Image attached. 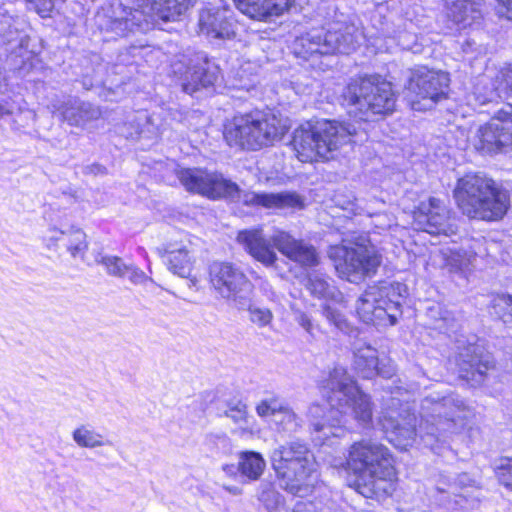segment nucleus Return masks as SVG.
Returning a JSON list of instances; mask_svg holds the SVG:
<instances>
[{
	"label": "nucleus",
	"instance_id": "obj_42",
	"mask_svg": "<svg viewBox=\"0 0 512 512\" xmlns=\"http://www.w3.org/2000/svg\"><path fill=\"white\" fill-rule=\"evenodd\" d=\"M224 415L240 426H244L248 423L249 415L247 405L240 400L228 402Z\"/></svg>",
	"mask_w": 512,
	"mask_h": 512
},
{
	"label": "nucleus",
	"instance_id": "obj_36",
	"mask_svg": "<svg viewBox=\"0 0 512 512\" xmlns=\"http://www.w3.org/2000/svg\"><path fill=\"white\" fill-rule=\"evenodd\" d=\"M72 439L80 448L94 449L110 444L104 436L89 425H80L72 432Z\"/></svg>",
	"mask_w": 512,
	"mask_h": 512
},
{
	"label": "nucleus",
	"instance_id": "obj_7",
	"mask_svg": "<svg viewBox=\"0 0 512 512\" xmlns=\"http://www.w3.org/2000/svg\"><path fill=\"white\" fill-rule=\"evenodd\" d=\"M349 114L365 122H375L391 115L397 96L391 82L379 76L351 79L342 92Z\"/></svg>",
	"mask_w": 512,
	"mask_h": 512
},
{
	"label": "nucleus",
	"instance_id": "obj_38",
	"mask_svg": "<svg viewBox=\"0 0 512 512\" xmlns=\"http://www.w3.org/2000/svg\"><path fill=\"white\" fill-rule=\"evenodd\" d=\"M307 289L317 298L336 299L340 293L332 285L330 279L322 274L314 273L309 275Z\"/></svg>",
	"mask_w": 512,
	"mask_h": 512
},
{
	"label": "nucleus",
	"instance_id": "obj_26",
	"mask_svg": "<svg viewBox=\"0 0 512 512\" xmlns=\"http://www.w3.org/2000/svg\"><path fill=\"white\" fill-rule=\"evenodd\" d=\"M198 26L200 33L214 39H231L235 35L232 19L226 10L204 8L199 13Z\"/></svg>",
	"mask_w": 512,
	"mask_h": 512
},
{
	"label": "nucleus",
	"instance_id": "obj_46",
	"mask_svg": "<svg viewBox=\"0 0 512 512\" xmlns=\"http://www.w3.org/2000/svg\"><path fill=\"white\" fill-rule=\"evenodd\" d=\"M503 98L512 92V66L501 69L493 79Z\"/></svg>",
	"mask_w": 512,
	"mask_h": 512
},
{
	"label": "nucleus",
	"instance_id": "obj_43",
	"mask_svg": "<svg viewBox=\"0 0 512 512\" xmlns=\"http://www.w3.org/2000/svg\"><path fill=\"white\" fill-rule=\"evenodd\" d=\"M258 499L263 503L268 512H275L283 502L280 493L268 484L262 486Z\"/></svg>",
	"mask_w": 512,
	"mask_h": 512
},
{
	"label": "nucleus",
	"instance_id": "obj_51",
	"mask_svg": "<svg viewBox=\"0 0 512 512\" xmlns=\"http://www.w3.org/2000/svg\"><path fill=\"white\" fill-rule=\"evenodd\" d=\"M296 321L308 333H310V334L312 333L313 324H312L310 317L307 314H305L304 312L298 311L296 313Z\"/></svg>",
	"mask_w": 512,
	"mask_h": 512
},
{
	"label": "nucleus",
	"instance_id": "obj_22",
	"mask_svg": "<svg viewBox=\"0 0 512 512\" xmlns=\"http://www.w3.org/2000/svg\"><path fill=\"white\" fill-rule=\"evenodd\" d=\"M237 241L255 260L266 267L274 265L278 259L271 245V235L267 237L261 228L239 231Z\"/></svg>",
	"mask_w": 512,
	"mask_h": 512
},
{
	"label": "nucleus",
	"instance_id": "obj_13",
	"mask_svg": "<svg viewBox=\"0 0 512 512\" xmlns=\"http://www.w3.org/2000/svg\"><path fill=\"white\" fill-rule=\"evenodd\" d=\"M209 282L220 298L232 306L244 305V296L253 292V284L245 273L230 262H212L209 265Z\"/></svg>",
	"mask_w": 512,
	"mask_h": 512
},
{
	"label": "nucleus",
	"instance_id": "obj_28",
	"mask_svg": "<svg viewBox=\"0 0 512 512\" xmlns=\"http://www.w3.org/2000/svg\"><path fill=\"white\" fill-rule=\"evenodd\" d=\"M96 262L101 264L108 275L128 279L133 284H144L150 278L138 267L133 264H127L124 260L117 256L102 255L96 258Z\"/></svg>",
	"mask_w": 512,
	"mask_h": 512
},
{
	"label": "nucleus",
	"instance_id": "obj_56",
	"mask_svg": "<svg viewBox=\"0 0 512 512\" xmlns=\"http://www.w3.org/2000/svg\"><path fill=\"white\" fill-rule=\"evenodd\" d=\"M223 471L228 475H232L234 474L235 468L233 465H225L223 466Z\"/></svg>",
	"mask_w": 512,
	"mask_h": 512
},
{
	"label": "nucleus",
	"instance_id": "obj_37",
	"mask_svg": "<svg viewBox=\"0 0 512 512\" xmlns=\"http://www.w3.org/2000/svg\"><path fill=\"white\" fill-rule=\"evenodd\" d=\"M471 251L463 250V254L461 251L452 252L448 255L444 251H440L443 258L446 260V265L451 269H458L468 265L471 262L472 257L475 256H484L485 249L483 248V243L481 240H477L474 242L473 246H471Z\"/></svg>",
	"mask_w": 512,
	"mask_h": 512
},
{
	"label": "nucleus",
	"instance_id": "obj_11",
	"mask_svg": "<svg viewBox=\"0 0 512 512\" xmlns=\"http://www.w3.org/2000/svg\"><path fill=\"white\" fill-rule=\"evenodd\" d=\"M405 285L390 283L369 286L356 303V312L366 324L391 326L402 314Z\"/></svg>",
	"mask_w": 512,
	"mask_h": 512
},
{
	"label": "nucleus",
	"instance_id": "obj_49",
	"mask_svg": "<svg viewBox=\"0 0 512 512\" xmlns=\"http://www.w3.org/2000/svg\"><path fill=\"white\" fill-rule=\"evenodd\" d=\"M393 223H394V219L386 213L378 214L375 216V219H374L375 227L380 230L389 229L393 225Z\"/></svg>",
	"mask_w": 512,
	"mask_h": 512
},
{
	"label": "nucleus",
	"instance_id": "obj_24",
	"mask_svg": "<svg viewBox=\"0 0 512 512\" xmlns=\"http://www.w3.org/2000/svg\"><path fill=\"white\" fill-rule=\"evenodd\" d=\"M352 351L354 368L363 378L370 379L375 375L390 378L393 375V368H379L378 351L366 341L357 339L353 343Z\"/></svg>",
	"mask_w": 512,
	"mask_h": 512
},
{
	"label": "nucleus",
	"instance_id": "obj_15",
	"mask_svg": "<svg viewBox=\"0 0 512 512\" xmlns=\"http://www.w3.org/2000/svg\"><path fill=\"white\" fill-rule=\"evenodd\" d=\"M449 86L448 74L427 68L416 70L408 83V91L425 103L414 101V110L431 109L439 100L446 98Z\"/></svg>",
	"mask_w": 512,
	"mask_h": 512
},
{
	"label": "nucleus",
	"instance_id": "obj_1",
	"mask_svg": "<svg viewBox=\"0 0 512 512\" xmlns=\"http://www.w3.org/2000/svg\"><path fill=\"white\" fill-rule=\"evenodd\" d=\"M323 395L330 405L326 407L314 403L307 412V417L316 432H323L325 437L336 436L333 428L340 425L336 413L351 416L358 424L367 426L372 421L373 404L368 394L364 393L342 366H335L323 381Z\"/></svg>",
	"mask_w": 512,
	"mask_h": 512
},
{
	"label": "nucleus",
	"instance_id": "obj_30",
	"mask_svg": "<svg viewBox=\"0 0 512 512\" xmlns=\"http://www.w3.org/2000/svg\"><path fill=\"white\" fill-rule=\"evenodd\" d=\"M143 125V130L129 131L126 133L128 137H143L147 139L158 138L165 130L166 123L163 121V113L153 112L148 114L146 111H139L133 115L131 125Z\"/></svg>",
	"mask_w": 512,
	"mask_h": 512
},
{
	"label": "nucleus",
	"instance_id": "obj_57",
	"mask_svg": "<svg viewBox=\"0 0 512 512\" xmlns=\"http://www.w3.org/2000/svg\"><path fill=\"white\" fill-rule=\"evenodd\" d=\"M188 279H189V282H190V284H189L190 287H196L197 286L198 279L195 276L192 275V272H190V278H188Z\"/></svg>",
	"mask_w": 512,
	"mask_h": 512
},
{
	"label": "nucleus",
	"instance_id": "obj_45",
	"mask_svg": "<svg viewBox=\"0 0 512 512\" xmlns=\"http://www.w3.org/2000/svg\"><path fill=\"white\" fill-rule=\"evenodd\" d=\"M495 474L498 481L512 491V458L501 459L495 468Z\"/></svg>",
	"mask_w": 512,
	"mask_h": 512
},
{
	"label": "nucleus",
	"instance_id": "obj_50",
	"mask_svg": "<svg viewBox=\"0 0 512 512\" xmlns=\"http://www.w3.org/2000/svg\"><path fill=\"white\" fill-rule=\"evenodd\" d=\"M133 121V116L131 118H129L121 127H120V134L125 137L126 139H131V140H136V139H139L140 137H128L126 135V133H128L129 131H135V130H143V125H137V124H134V125H129L131 124V122Z\"/></svg>",
	"mask_w": 512,
	"mask_h": 512
},
{
	"label": "nucleus",
	"instance_id": "obj_3",
	"mask_svg": "<svg viewBox=\"0 0 512 512\" xmlns=\"http://www.w3.org/2000/svg\"><path fill=\"white\" fill-rule=\"evenodd\" d=\"M347 468L359 474L356 491L365 498L382 499L394 491L395 469L388 449L372 440L355 442L349 449Z\"/></svg>",
	"mask_w": 512,
	"mask_h": 512
},
{
	"label": "nucleus",
	"instance_id": "obj_52",
	"mask_svg": "<svg viewBox=\"0 0 512 512\" xmlns=\"http://www.w3.org/2000/svg\"><path fill=\"white\" fill-rule=\"evenodd\" d=\"M83 173L86 175L106 174V168L100 164H90L84 167Z\"/></svg>",
	"mask_w": 512,
	"mask_h": 512
},
{
	"label": "nucleus",
	"instance_id": "obj_29",
	"mask_svg": "<svg viewBox=\"0 0 512 512\" xmlns=\"http://www.w3.org/2000/svg\"><path fill=\"white\" fill-rule=\"evenodd\" d=\"M52 235L48 239V247L60 242L73 258L83 257L88 248L86 234L79 228L57 230L51 228Z\"/></svg>",
	"mask_w": 512,
	"mask_h": 512
},
{
	"label": "nucleus",
	"instance_id": "obj_35",
	"mask_svg": "<svg viewBox=\"0 0 512 512\" xmlns=\"http://www.w3.org/2000/svg\"><path fill=\"white\" fill-rule=\"evenodd\" d=\"M251 296L252 294H246L244 296L246 303L244 305L235 304L233 307L239 311H247L250 322L258 328L269 326L274 318L272 311L267 307L257 305L252 301Z\"/></svg>",
	"mask_w": 512,
	"mask_h": 512
},
{
	"label": "nucleus",
	"instance_id": "obj_8",
	"mask_svg": "<svg viewBox=\"0 0 512 512\" xmlns=\"http://www.w3.org/2000/svg\"><path fill=\"white\" fill-rule=\"evenodd\" d=\"M289 129L288 120L272 111L236 115L224 125L230 147L259 150L279 141Z\"/></svg>",
	"mask_w": 512,
	"mask_h": 512
},
{
	"label": "nucleus",
	"instance_id": "obj_23",
	"mask_svg": "<svg viewBox=\"0 0 512 512\" xmlns=\"http://www.w3.org/2000/svg\"><path fill=\"white\" fill-rule=\"evenodd\" d=\"M291 470L295 475H292L289 478L286 476V473L277 474L283 489L299 497L308 495L312 491L315 484L318 482L319 478L317 462L315 458L312 459L311 464L308 462H303L293 466Z\"/></svg>",
	"mask_w": 512,
	"mask_h": 512
},
{
	"label": "nucleus",
	"instance_id": "obj_40",
	"mask_svg": "<svg viewBox=\"0 0 512 512\" xmlns=\"http://www.w3.org/2000/svg\"><path fill=\"white\" fill-rule=\"evenodd\" d=\"M273 421L279 430L288 433L296 432L301 426V419L288 404Z\"/></svg>",
	"mask_w": 512,
	"mask_h": 512
},
{
	"label": "nucleus",
	"instance_id": "obj_31",
	"mask_svg": "<svg viewBox=\"0 0 512 512\" xmlns=\"http://www.w3.org/2000/svg\"><path fill=\"white\" fill-rule=\"evenodd\" d=\"M62 117L70 125L85 126L100 117L101 112L90 103L69 101L61 111Z\"/></svg>",
	"mask_w": 512,
	"mask_h": 512
},
{
	"label": "nucleus",
	"instance_id": "obj_5",
	"mask_svg": "<svg viewBox=\"0 0 512 512\" xmlns=\"http://www.w3.org/2000/svg\"><path fill=\"white\" fill-rule=\"evenodd\" d=\"M454 198L464 215L484 221L502 219L510 206L507 191L498 188L493 179L481 173H469L459 178Z\"/></svg>",
	"mask_w": 512,
	"mask_h": 512
},
{
	"label": "nucleus",
	"instance_id": "obj_53",
	"mask_svg": "<svg viewBox=\"0 0 512 512\" xmlns=\"http://www.w3.org/2000/svg\"><path fill=\"white\" fill-rule=\"evenodd\" d=\"M499 4L507 11V17L512 19V0H498Z\"/></svg>",
	"mask_w": 512,
	"mask_h": 512
},
{
	"label": "nucleus",
	"instance_id": "obj_2",
	"mask_svg": "<svg viewBox=\"0 0 512 512\" xmlns=\"http://www.w3.org/2000/svg\"><path fill=\"white\" fill-rule=\"evenodd\" d=\"M183 187L192 193L200 194L212 200L221 198L241 203L251 208L283 209L302 208L303 201L295 192L257 193L242 190L221 173L201 168H184L177 172Z\"/></svg>",
	"mask_w": 512,
	"mask_h": 512
},
{
	"label": "nucleus",
	"instance_id": "obj_54",
	"mask_svg": "<svg viewBox=\"0 0 512 512\" xmlns=\"http://www.w3.org/2000/svg\"><path fill=\"white\" fill-rule=\"evenodd\" d=\"M12 113V108L7 102H0V117Z\"/></svg>",
	"mask_w": 512,
	"mask_h": 512
},
{
	"label": "nucleus",
	"instance_id": "obj_4",
	"mask_svg": "<svg viewBox=\"0 0 512 512\" xmlns=\"http://www.w3.org/2000/svg\"><path fill=\"white\" fill-rule=\"evenodd\" d=\"M471 409L458 395L433 391L421 401L419 432L424 443L436 451L433 440L445 442L460 433L471 416Z\"/></svg>",
	"mask_w": 512,
	"mask_h": 512
},
{
	"label": "nucleus",
	"instance_id": "obj_44",
	"mask_svg": "<svg viewBox=\"0 0 512 512\" xmlns=\"http://www.w3.org/2000/svg\"><path fill=\"white\" fill-rule=\"evenodd\" d=\"M468 479V476L467 474H462V475H459L458 478L456 479V481L454 483H439L435 488H433L431 491H430V495L431 497L435 498V500L439 503V504H443L445 503L446 499H447V494H450V493H454V487L459 484V485H465V481Z\"/></svg>",
	"mask_w": 512,
	"mask_h": 512
},
{
	"label": "nucleus",
	"instance_id": "obj_21",
	"mask_svg": "<svg viewBox=\"0 0 512 512\" xmlns=\"http://www.w3.org/2000/svg\"><path fill=\"white\" fill-rule=\"evenodd\" d=\"M313 453L307 444L299 440L286 443L275 449L271 456L272 466L276 474H285L289 478L294 476L291 468L301 463H310L314 459Z\"/></svg>",
	"mask_w": 512,
	"mask_h": 512
},
{
	"label": "nucleus",
	"instance_id": "obj_27",
	"mask_svg": "<svg viewBox=\"0 0 512 512\" xmlns=\"http://www.w3.org/2000/svg\"><path fill=\"white\" fill-rule=\"evenodd\" d=\"M237 9L257 21H267L282 15L292 5L293 0H234Z\"/></svg>",
	"mask_w": 512,
	"mask_h": 512
},
{
	"label": "nucleus",
	"instance_id": "obj_55",
	"mask_svg": "<svg viewBox=\"0 0 512 512\" xmlns=\"http://www.w3.org/2000/svg\"><path fill=\"white\" fill-rule=\"evenodd\" d=\"M223 488L228 491L230 494L238 496L242 494V489L237 486H226L223 485Z\"/></svg>",
	"mask_w": 512,
	"mask_h": 512
},
{
	"label": "nucleus",
	"instance_id": "obj_25",
	"mask_svg": "<svg viewBox=\"0 0 512 512\" xmlns=\"http://www.w3.org/2000/svg\"><path fill=\"white\" fill-rule=\"evenodd\" d=\"M395 414V411L387 412L383 415L381 423L383 429L389 433V441L398 448L406 449L417 435L416 418L413 414H407L400 421Z\"/></svg>",
	"mask_w": 512,
	"mask_h": 512
},
{
	"label": "nucleus",
	"instance_id": "obj_6",
	"mask_svg": "<svg viewBox=\"0 0 512 512\" xmlns=\"http://www.w3.org/2000/svg\"><path fill=\"white\" fill-rule=\"evenodd\" d=\"M195 3L196 0H146L143 12L127 11L121 4H108L96 12L94 23L99 30L122 37L141 28L143 13L156 16L164 22L179 21Z\"/></svg>",
	"mask_w": 512,
	"mask_h": 512
},
{
	"label": "nucleus",
	"instance_id": "obj_16",
	"mask_svg": "<svg viewBox=\"0 0 512 512\" xmlns=\"http://www.w3.org/2000/svg\"><path fill=\"white\" fill-rule=\"evenodd\" d=\"M413 219L416 229L432 235L450 236L457 232L455 216L443 201L435 197L422 201L414 211Z\"/></svg>",
	"mask_w": 512,
	"mask_h": 512
},
{
	"label": "nucleus",
	"instance_id": "obj_12",
	"mask_svg": "<svg viewBox=\"0 0 512 512\" xmlns=\"http://www.w3.org/2000/svg\"><path fill=\"white\" fill-rule=\"evenodd\" d=\"M328 257L339 277L351 283L371 277L381 264V255L373 245L358 242L331 246Z\"/></svg>",
	"mask_w": 512,
	"mask_h": 512
},
{
	"label": "nucleus",
	"instance_id": "obj_32",
	"mask_svg": "<svg viewBox=\"0 0 512 512\" xmlns=\"http://www.w3.org/2000/svg\"><path fill=\"white\" fill-rule=\"evenodd\" d=\"M447 17L459 28H466L481 17L479 4L474 0H453L448 5Z\"/></svg>",
	"mask_w": 512,
	"mask_h": 512
},
{
	"label": "nucleus",
	"instance_id": "obj_34",
	"mask_svg": "<svg viewBox=\"0 0 512 512\" xmlns=\"http://www.w3.org/2000/svg\"><path fill=\"white\" fill-rule=\"evenodd\" d=\"M503 96L500 93L493 79L483 77L477 81L472 93L469 95L468 101L470 105L475 107L483 106L489 103H498Z\"/></svg>",
	"mask_w": 512,
	"mask_h": 512
},
{
	"label": "nucleus",
	"instance_id": "obj_14",
	"mask_svg": "<svg viewBox=\"0 0 512 512\" xmlns=\"http://www.w3.org/2000/svg\"><path fill=\"white\" fill-rule=\"evenodd\" d=\"M472 144L476 150L483 153H496L511 146L512 104L504 103L495 110L490 120L477 129Z\"/></svg>",
	"mask_w": 512,
	"mask_h": 512
},
{
	"label": "nucleus",
	"instance_id": "obj_41",
	"mask_svg": "<svg viewBox=\"0 0 512 512\" xmlns=\"http://www.w3.org/2000/svg\"><path fill=\"white\" fill-rule=\"evenodd\" d=\"M287 403L278 397L265 398L259 401L255 407L256 413L260 418H276Z\"/></svg>",
	"mask_w": 512,
	"mask_h": 512
},
{
	"label": "nucleus",
	"instance_id": "obj_20",
	"mask_svg": "<svg viewBox=\"0 0 512 512\" xmlns=\"http://www.w3.org/2000/svg\"><path fill=\"white\" fill-rule=\"evenodd\" d=\"M456 364L462 378L476 382H480L485 373L494 368L493 357L479 344L461 348L456 356Z\"/></svg>",
	"mask_w": 512,
	"mask_h": 512
},
{
	"label": "nucleus",
	"instance_id": "obj_33",
	"mask_svg": "<svg viewBox=\"0 0 512 512\" xmlns=\"http://www.w3.org/2000/svg\"><path fill=\"white\" fill-rule=\"evenodd\" d=\"M266 462L262 455L254 451L239 453L237 471L247 481H257L263 474Z\"/></svg>",
	"mask_w": 512,
	"mask_h": 512
},
{
	"label": "nucleus",
	"instance_id": "obj_9",
	"mask_svg": "<svg viewBox=\"0 0 512 512\" xmlns=\"http://www.w3.org/2000/svg\"><path fill=\"white\" fill-rule=\"evenodd\" d=\"M357 129L350 123L318 122L315 126H301L294 131L292 145L301 162L328 160L343 145L351 142Z\"/></svg>",
	"mask_w": 512,
	"mask_h": 512
},
{
	"label": "nucleus",
	"instance_id": "obj_17",
	"mask_svg": "<svg viewBox=\"0 0 512 512\" xmlns=\"http://www.w3.org/2000/svg\"><path fill=\"white\" fill-rule=\"evenodd\" d=\"M157 251L159 256L165 259L170 272L182 278H190L195 257L192 243L186 234L178 233L171 237Z\"/></svg>",
	"mask_w": 512,
	"mask_h": 512
},
{
	"label": "nucleus",
	"instance_id": "obj_10",
	"mask_svg": "<svg viewBox=\"0 0 512 512\" xmlns=\"http://www.w3.org/2000/svg\"><path fill=\"white\" fill-rule=\"evenodd\" d=\"M362 37V31L354 23L336 20L326 30L312 29L296 37L291 49L296 57L304 60L335 53L349 54L358 47Z\"/></svg>",
	"mask_w": 512,
	"mask_h": 512
},
{
	"label": "nucleus",
	"instance_id": "obj_48",
	"mask_svg": "<svg viewBox=\"0 0 512 512\" xmlns=\"http://www.w3.org/2000/svg\"><path fill=\"white\" fill-rule=\"evenodd\" d=\"M59 1L60 0H27L30 5V9H33L43 18L51 15V12Z\"/></svg>",
	"mask_w": 512,
	"mask_h": 512
},
{
	"label": "nucleus",
	"instance_id": "obj_18",
	"mask_svg": "<svg viewBox=\"0 0 512 512\" xmlns=\"http://www.w3.org/2000/svg\"><path fill=\"white\" fill-rule=\"evenodd\" d=\"M273 246L285 257L301 267L311 268L320 263L316 248L303 239H297L283 230H275L271 235Z\"/></svg>",
	"mask_w": 512,
	"mask_h": 512
},
{
	"label": "nucleus",
	"instance_id": "obj_19",
	"mask_svg": "<svg viewBox=\"0 0 512 512\" xmlns=\"http://www.w3.org/2000/svg\"><path fill=\"white\" fill-rule=\"evenodd\" d=\"M173 67L175 73L181 74L183 91L191 95L201 88L212 86L218 78V67L203 54H197L183 73L178 64Z\"/></svg>",
	"mask_w": 512,
	"mask_h": 512
},
{
	"label": "nucleus",
	"instance_id": "obj_47",
	"mask_svg": "<svg viewBox=\"0 0 512 512\" xmlns=\"http://www.w3.org/2000/svg\"><path fill=\"white\" fill-rule=\"evenodd\" d=\"M323 314L325 318L332 323L340 331L347 332L349 330V323L345 316L337 309L327 305L324 307Z\"/></svg>",
	"mask_w": 512,
	"mask_h": 512
},
{
	"label": "nucleus",
	"instance_id": "obj_39",
	"mask_svg": "<svg viewBox=\"0 0 512 512\" xmlns=\"http://www.w3.org/2000/svg\"><path fill=\"white\" fill-rule=\"evenodd\" d=\"M491 313L504 323L512 322V295L501 293L491 301Z\"/></svg>",
	"mask_w": 512,
	"mask_h": 512
}]
</instances>
